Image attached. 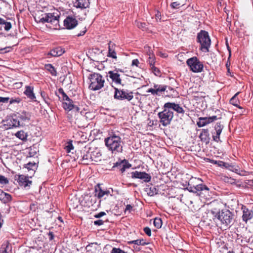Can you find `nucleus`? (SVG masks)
<instances>
[{
    "instance_id": "obj_1",
    "label": "nucleus",
    "mask_w": 253,
    "mask_h": 253,
    "mask_svg": "<svg viewBox=\"0 0 253 253\" xmlns=\"http://www.w3.org/2000/svg\"><path fill=\"white\" fill-rule=\"evenodd\" d=\"M82 73L83 83L86 82L90 90H98L104 86L105 80L100 74L93 72L91 68L85 67H83Z\"/></svg>"
},
{
    "instance_id": "obj_2",
    "label": "nucleus",
    "mask_w": 253,
    "mask_h": 253,
    "mask_svg": "<svg viewBox=\"0 0 253 253\" xmlns=\"http://www.w3.org/2000/svg\"><path fill=\"white\" fill-rule=\"evenodd\" d=\"M104 142L108 151L113 154L121 153L123 151V142L121 137L115 132H111L105 138Z\"/></svg>"
},
{
    "instance_id": "obj_3",
    "label": "nucleus",
    "mask_w": 253,
    "mask_h": 253,
    "mask_svg": "<svg viewBox=\"0 0 253 253\" xmlns=\"http://www.w3.org/2000/svg\"><path fill=\"white\" fill-rule=\"evenodd\" d=\"M91 144L88 142L84 145V148L80 150L82 159V163L84 165H87L91 161L97 162L100 161L102 154L99 150L96 149L91 151Z\"/></svg>"
},
{
    "instance_id": "obj_4",
    "label": "nucleus",
    "mask_w": 253,
    "mask_h": 253,
    "mask_svg": "<svg viewBox=\"0 0 253 253\" xmlns=\"http://www.w3.org/2000/svg\"><path fill=\"white\" fill-rule=\"evenodd\" d=\"M197 42L200 44V49L204 52H209L211 45V40L208 32L201 30L197 34Z\"/></svg>"
},
{
    "instance_id": "obj_5",
    "label": "nucleus",
    "mask_w": 253,
    "mask_h": 253,
    "mask_svg": "<svg viewBox=\"0 0 253 253\" xmlns=\"http://www.w3.org/2000/svg\"><path fill=\"white\" fill-rule=\"evenodd\" d=\"M215 218L227 226L233 224L234 214L229 210H222L216 214Z\"/></svg>"
},
{
    "instance_id": "obj_6",
    "label": "nucleus",
    "mask_w": 253,
    "mask_h": 253,
    "mask_svg": "<svg viewBox=\"0 0 253 253\" xmlns=\"http://www.w3.org/2000/svg\"><path fill=\"white\" fill-rule=\"evenodd\" d=\"M158 116L160 119V122L163 126H166L170 124L173 118V113L166 107L165 103L163 106V110L159 112Z\"/></svg>"
},
{
    "instance_id": "obj_7",
    "label": "nucleus",
    "mask_w": 253,
    "mask_h": 253,
    "mask_svg": "<svg viewBox=\"0 0 253 253\" xmlns=\"http://www.w3.org/2000/svg\"><path fill=\"white\" fill-rule=\"evenodd\" d=\"M186 64L190 68V71L194 73H201L203 70V63L196 56L188 59Z\"/></svg>"
},
{
    "instance_id": "obj_8",
    "label": "nucleus",
    "mask_w": 253,
    "mask_h": 253,
    "mask_svg": "<svg viewBox=\"0 0 253 253\" xmlns=\"http://www.w3.org/2000/svg\"><path fill=\"white\" fill-rule=\"evenodd\" d=\"M114 98L120 100L130 101L133 98V92L124 89L114 88Z\"/></svg>"
},
{
    "instance_id": "obj_9",
    "label": "nucleus",
    "mask_w": 253,
    "mask_h": 253,
    "mask_svg": "<svg viewBox=\"0 0 253 253\" xmlns=\"http://www.w3.org/2000/svg\"><path fill=\"white\" fill-rule=\"evenodd\" d=\"M120 73H124V71L120 69H115L112 71H109L106 75L107 79L109 81V79L111 80L112 83H114L116 85H124L122 83L121 75Z\"/></svg>"
},
{
    "instance_id": "obj_10",
    "label": "nucleus",
    "mask_w": 253,
    "mask_h": 253,
    "mask_svg": "<svg viewBox=\"0 0 253 253\" xmlns=\"http://www.w3.org/2000/svg\"><path fill=\"white\" fill-rule=\"evenodd\" d=\"M42 17L41 18L39 21L42 23H50L52 24L57 25L59 22V16L58 14L56 15L54 13H45L42 15Z\"/></svg>"
},
{
    "instance_id": "obj_11",
    "label": "nucleus",
    "mask_w": 253,
    "mask_h": 253,
    "mask_svg": "<svg viewBox=\"0 0 253 253\" xmlns=\"http://www.w3.org/2000/svg\"><path fill=\"white\" fill-rule=\"evenodd\" d=\"M131 167V165L129 163L128 161L126 159L123 160H119L118 161L114 164L112 167V170H118L121 173L125 171L126 169H129Z\"/></svg>"
},
{
    "instance_id": "obj_12",
    "label": "nucleus",
    "mask_w": 253,
    "mask_h": 253,
    "mask_svg": "<svg viewBox=\"0 0 253 253\" xmlns=\"http://www.w3.org/2000/svg\"><path fill=\"white\" fill-rule=\"evenodd\" d=\"M15 179L17 180L20 186H23L24 188L30 187L32 184V181L29 179V176L24 174L15 175Z\"/></svg>"
},
{
    "instance_id": "obj_13",
    "label": "nucleus",
    "mask_w": 253,
    "mask_h": 253,
    "mask_svg": "<svg viewBox=\"0 0 253 253\" xmlns=\"http://www.w3.org/2000/svg\"><path fill=\"white\" fill-rule=\"evenodd\" d=\"M132 178H137L143 180L145 182H149L151 179V175L144 172L134 171L131 173Z\"/></svg>"
},
{
    "instance_id": "obj_14",
    "label": "nucleus",
    "mask_w": 253,
    "mask_h": 253,
    "mask_svg": "<svg viewBox=\"0 0 253 253\" xmlns=\"http://www.w3.org/2000/svg\"><path fill=\"white\" fill-rule=\"evenodd\" d=\"M224 126L220 123H217L214 126V131L211 132L213 140L218 142L220 141V135Z\"/></svg>"
},
{
    "instance_id": "obj_15",
    "label": "nucleus",
    "mask_w": 253,
    "mask_h": 253,
    "mask_svg": "<svg viewBox=\"0 0 253 253\" xmlns=\"http://www.w3.org/2000/svg\"><path fill=\"white\" fill-rule=\"evenodd\" d=\"M167 88L165 85L155 84L154 88H149L147 92L151 93L153 95L160 96L163 92H164Z\"/></svg>"
},
{
    "instance_id": "obj_16",
    "label": "nucleus",
    "mask_w": 253,
    "mask_h": 253,
    "mask_svg": "<svg viewBox=\"0 0 253 253\" xmlns=\"http://www.w3.org/2000/svg\"><path fill=\"white\" fill-rule=\"evenodd\" d=\"M109 195L112 196L111 191L109 189L104 190L100 187V184H97L95 187V196L98 199H101L104 196L108 197Z\"/></svg>"
},
{
    "instance_id": "obj_17",
    "label": "nucleus",
    "mask_w": 253,
    "mask_h": 253,
    "mask_svg": "<svg viewBox=\"0 0 253 253\" xmlns=\"http://www.w3.org/2000/svg\"><path fill=\"white\" fill-rule=\"evenodd\" d=\"M31 117V113L26 111H23L18 116L19 120L21 126L30 122Z\"/></svg>"
},
{
    "instance_id": "obj_18",
    "label": "nucleus",
    "mask_w": 253,
    "mask_h": 253,
    "mask_svg": "<svg viewBox=\"0 0 253 253\" xmlns=\"http://www.w3.org/2000/svg\"><path fill=\"white\" fill-rule=\"evenodd\" d=\"M78 25L77 20L71 16H68L64 20V25L67 29H71Z\"/></svg>"
},
{
    "instance_id": "obj_19",
    "label": "nucleus",
    "mask_w": 253,
    "mask_h": 253,
    "mask_svg": "<svg viewBox=\"0 0 253 253\" xmlns=\"http://www.w3.org/2000/svg\"><path fill=\"white\" fill-rule=\"evenodd\" d=\"M166 106L170 110H173L178 114L183 115L185 113V111L182 107L178 104L172 102H167L166 103Z\"/></svg>"
},
{
    "instance_id": "obj_20",
    "label": "nucleus",
    "mask_w": 253,
    "mask_h": 253,
    "mask_svg": "<svg viewBox=\"0 0 253 253\" xmlns=\"http://www.w3.org/2000/svg\"><path fill=\"white\" fill-rule=\"evenodd\" d=\"M65 52V49L61 46H57L51 49L47 53L48 56L52 57H59Z\"/></svg>"
},
{
    "instance_id": "obj_21",
    "label": "nucleus",
    "mask_w": 253,
    "mask_h": 253,
    "mask_svg": "<svg viewBox=\"0 0 253 253\" xmlns=\"http://www.w3.org/2000/svg\"><path fill=\"white\" fill-rule=\"evenodd\" d=\"M67 205L69 208V210H75L78 207L79 204V200L77 198L72 196L67 201Z\"/></svg>"
},
{
    "instance_id": "obj_22",
    "label": "nucleus",
    "mask_w": 253,
    "mask_h": 253,
    "mask_svg": "<svg viewBox=\"0 0 253 253\" xmlns=\"http://www.w3.org/2000/svg\"><path fill=\"white\" fill-rule=\"evenodd\" d=\"M24 94L26 96L32 100H36V96L34 93V87L32 86L27 85L25 87V90L24 91Z\"/></svg>"
},
{
    "instance_id": "obj_23",
    "label": "nucleus",
    "mask_w": 253,
    "mask_h": 253,
    "mask_svg": "<svg viewBox=\"0 0 253 253\" xmlns=\"http://www.w3.org/2000/svg\"><path fill=\"white\" fill-rule=\"evenodd\" d=\"M199 138L202 141L208 143L210 140V133L208 129H202L199 135Z\"/></svg>"
},
{
    "instance_id": "obj_24",
    "label": "nucleus",
    "mask_w": 253,
    "mask_h": 253,
    "mask_svg": "<svg viewBox=\"0 0 253 253\" xmlns=\"http://www.w3.org/2000/svg\"><path fill=\"white\" fill-rule=\"evenodd\" d=\"M253 217V211L249 210L247 208H244L243 211L242 219L243 220L247 222L249 220Z\"/></svg>"
},
{
    "instance_id": "obj_25",
    "label": "nucleus",
    "mask_w": 253,
    "mask_h": 253,
    "mask_svg": "<svg viewBox=\"0 0 253 253\" xmlns=\"http://www.w3.org/2000/svg\"><path fill=\"white\" fill-rule=\"evenodd\" d=\"M0 201L3 204H7L12 201V196L10 194L2 191L0 194Z\"/></svg>"
},
{
    "instance_id": "obj_26",
    "label": "nucleus",
    "mask_w": 253,
    "mask_h": 253,
    "mask_svg": "<svg viewBox=\"0 0 253 253\" xmlns=\"http://www.w3.org/2000/svg\"><path fill=\"white\" fill-rule=\"evenodd\" d=\"M38 165L35 162H29L26 164L23 165V168L26 169L28 171H32L33 173H35L36 169H37Z\"/></svg>"
},
{
    "instance_id": "obj_27",
    "label": "nucleus",
    "mask_w": 253,
    "mask_h": 253,
    "mask_svg": "<svg viewBox=\"0 0 253 253\" xmlns=\"http://www.w3.org/2000/svg\"><path fill=\"white\" fill-rule=\"evenodd\" d=\"M73 101L69 98L66 99L64 100L63 103V107L65 110H71L74 108L75 106L73 104Z\"/></svg>"
},
{
    "instance_id": "obj_28",
    "label": "nucleus",
    "mask_w": 253,
    "mask_h": 253,
    "mask_svg": "<svg viewBox=\"0 0 253 253\" xmlns=\"http://www.w3.org/2000/svg\"><path fill=\"white\" fill-rule=\"evenodd\" d=\"M239 94V92H237L230 99V103L233 105L239 108V109H242L243 108L239 106L240 100L238 98L237 96Z\"/></svg>"
},
{
    "instance_id": "obj_29",
    "label": "nucleus",
    "mask_w": 253,
    "mask_h": 253,
    "mask_svg": "<svg viewBox=\"0 0 253 253\" xmlns=\"http://www.w3.org/2000/svg\"><path fill=\"white\" fill-rule=\"evenodd\" d=\"M210 123V122L208 119V117H200L198 119V121L197 122V125L198 127H201Z\"/></svg>"
},
{
    "instance_id": "obj_30",
    "label": "nucleus",
    "mask_w": 253,
    "mask_h": 253,
    "mask_svg": "<svg viewBox=\"0 0 253 253\" xmlns=\"http://www.w3.org/2000/svg\"><path fill=\"white\" fill-rule=\"evenodd\" d=\"M145 191L149 196H153L158 194V190L156 187L151 186L146 188Z\"/></svg>"
},
{
    "instance_id": "obj_31",
    "label": "nucleus",
    "mask_w": 253,
    "mask_h": 253,
    "mask_svg": "<svg viewBox=\"0 0 253 253\" xmlns=\"http://www.w3.org/2000/svg\"><path fill=\"white\" fill-rule=\"evenodd\" d=\"M45 68L51 74L52 76H57V71L54 67L51 64H45Z\"/></svg>"
},
{
    "instance_id": "obj_32",
    "label": "nucleus",
    "mask_w": 253,
    "mask_h": 253,
    "mask_svg": "<svg viewBox=\"0 0 253 253\" xmlns=\"http://www.w3.org/2000/svg\"><path fill=\"white\" fill-rule=\"evenodd\" d=\"M89 0H80V13L83 11L85 15V12L84 11V9L88 7L89 5Z\"/></svg>"
},
{
    "instance_id": "obj_33",
    "label": "nucleus",
    "mask_w": 253,
    "mask_h": 253,
    "mask_svg": "<svg viewBox=\"0 0 253 253\" xmlns=\"http://www.w3.org/2000/svg\"><path fill=\"white\" fill-rule=\"evenodd\" d=\"M9 126L8 128H11L13 127H19V126H21L20 124V122L19 120H17L16 119L12 118L10 120L9 122Z\"/></svg>"
},
{
    "instance_id": "obj_34",
    "label": "nucleus",
    "mask_w": 253,
    "mask_h": 253,
    "mask_svg": "<svg viewBox=\"0 0 253 253\" xmlns=\"http://www.w3.org/2000/svg\"><path fill=\"white\" fill-rule=\"evenodd\" d=\"M205 97V93L203 92H195L193 93V97L196 101L203 99Z\"/></svg>"
},
{
    "instance_id": "obj_35",
    "label": "nucleus",
    "mask_w": 253,
    "mask_h": 253,
    "mask_svg": "<svg viewBox=\"0 0 253 253\" xmlns=\"http://www.w3.org/2000/svg\"><path fill=\"white\" fill-rule=\"evenodd\" d=\"M15 135L16 136V137L21 140H24L27 139V135L23 130H20L17 131L15 133Z\"/></svg>"
},
{
    "instance_id": "obj_36",
    "label": "nucleus",
    "mask_w": 253,
    "mask_h": 253,
    "mask_svg": "<svg viewBox=\"0 0 253 253\" xmlns=\"http://www.w3.org/2000/svg\"><path fill=\"white\" fill-rule=\"evenodd\" d=\"M88 141L89 140L87 137L86 134H85V135L84 134H82V135L80 136V148L82 147V149H83L84 146V143Z\"/></svg>"
},
{
    "instance_id": "obj_37",
    "label": "nucleus",
    "mask_w": 253,
    "mask_h": 253,
    "mask_svg": "<svg viewBox=\"0 0 253 253\" xmlns=\"http://www.w3.org/2000/svg\"><path fill=\"white\" fill-rule=\"evenodd\" d=\"M154 225L157 228H160L162 225V220L160 218H155L154 220Z\"/></svg>"
},
{
    "instance_id": "obj_38",
    "label": "nucleus",
    "mask_w": 253,
    "mask_h": 253,
    "mask_svg": "<svg viewBox=\"0 0 253 253\" xmlns=\"http://www.w3.org/2000/svg\"><path fill=\"white\" fill-rule=\"evenodd\" d=\"M108 56L109 57H111L114 59L117 58L116 53L114 49H113L112 48H111L110 44H109V50H108Z\"/></svg>"
},
{
    "instance_id": "obj_39",
    "label": "nucleus",
    "mask_w": 253,
    "mask_h": 253,
    "mask_svg": "<svg viewBox=\"0 0 253 253\" xmlns=\"http://www.w3.org/2000/svg\"><path fill=\"white\" fill-rule=\"evenodd\" d=\"M184 4V1H176L171 3V6L173 8H177Z\"/></svg>"
},
{
    "instance_id": "obj_40",
    "label": "nucleus",
    "mask_w": 253,
    "mask_h": 253,
    "mask_svg": "<svg viewBox=\"0 0 253 253\" xmlns=\"http://www.w3.org/2000/svg\"><path fill=\"white\" fill-rule=\"evenodd\" d=\"M147 62L151 67L154 65L155 63V57L154 54H149V57Z\"/></svg>"
},
{
    "instance_id": "obj_41",
    "label": "nucleus",
    "mask_w": 253,
    "mask_h": 253,
    "mask_svg": "<svg viewBox=\"0 0 253 253\" xmlns=\"http://www.w3.org/2000/svg\"><path fill=\"white\" fill-rule=\"evenodd\" d=\"M131 243L135 245L142 246H144L147 244L143 239H137L136 240H133L131 241Z\"/></svg>"
},
{
    "instance_id": "obj_42",
    "label": "nucleus",
    "mask_w": 253,
    "mask_h": 253,
    "mask_svg": "<svg viewBox=\"0 0 253 253\" xmlns=\"http://www.w3.org/2000/svg\"><path fill=\"white\" fill-rule=\"evenodd\" d=\"M74 149V147L72 144V141H69L67 143V145L65 147V149L67 153L71 152V150Z\"/></svg>"
},
{
    "instance_id": "obj_43",
    "label": "nucleus",
    "mask_w": 253,
    "mask_h": 253,
    "mask_svg": "<svg viewBox=\"0 0 253 253\" xmlns=\"http://www.w3.org/2000/svg\"><path fill=\"white\" fill-rule=\"evenodd\" d=\"M9 180L7 178L3 175H0V183L2 185H6L8 184Z\"/></svg>"
},
{
    "instance_id": "obj_44",
    "label": "nucleus",
    "mask_w": 253,
    "mask_h": 253,
    "mask_svg": "<svg viewBox=\"0 0 253 253\" xmlns=\"http://www.w3.org/2000/svg\"><path fill=\"white\" fill-rule=\"evenodd\" d=\"M136 26L139 28L143 30H144L146 28V24L145 23L141 22L138 21H135V22Z\"/></svg>"
},
{
    "instance_id": "obj_45",
    "label": "nucleus",
    "mask_w": 253,
    "mask_h": 253,
    "mask_svg": "<svg viewBox=\"0 0 253 253\" xmlns=\"http://www.w3.org/2000/svg\"><path fill=\"white\" fill-rule=\"evenodd\" d=\"M224 180L225 182L231 184H235L236 183V180L231 177H225Z\"/></svg>"
},
{
    "instance_id": "obj_46",
    "label": "nucleus",
    "mask_w": 253,
    "mask_h": 253,
    "mask_svg": "<svg viewBox=\"0 0 253 253\" xmlns=\"http://www.w3.org/2000/svg\"><path fill=\"white\" fill-rule=\"evenodd\" d=\"M151 70L152 71V72L154 73V74L155 75L158 76H160V74H161L160 71L159 70V69L158 68H156L154 65L153 66H151Z\"/></svg>"
},
{
    "instance_id": "obj_47",
    "label": "nucleus",
    "mask_w": 253,
    "mask_h": 253,
    "mask_svg": "<svg viewBox=\"0 0 253 253\" xmlns=\"http://www.w3.org/2000/svg\"><path fill=\"white\" fill-rule=\"evenodd\" d=\"M21 101V99L19 97L15 98H11L9 101L10 104H12L13 103H19Z\"/></svg>"
},
{
    "instance_id": "obj_48",
    "label": "nucleus",
    "mask_w": 253,
    "mask_h": 253,
    "mask_svg": "<svg viewBox=\"0 0 253 253\" xmlns=\"http://www.w3.org/2000/svg\"><path fill=\"white\" fill-rule=\"evenodd\" d=\"M3 25H5L4 30L6 31H9L11 28V24L9 22H6L5 21V23Z\"/></svg>"
},
{
    "instance_id": "obj_49",
    "label": "nucleus",
    "mask_w": 253,
    "mask_h": 253,
    "mask_svg": "<svg viewBox=\"0 0 253 253\" xmlns=\"http://www.w3.org/2000/svg\"><path fill=\"white\" fill-rule=\"evenodd\" d=\"M111 253H126L124 251L122 250L119 248H114L112 251Z\"/></svg>"
},
{
    "instance_id": "obj_50",
    "label": "nucleus",
    "mask_w": 253,
    "mask_h": 253,
    "mask_svg": "<svg viewBox=\"0 0 253 253\" xmlns=\"http://www.w3.org/2000/svg\"><path fill=\"white\" fill-rule=\"evenodd\" d=\"M144 231L145 233L148 236L150 237L151 236V230L149 227H145L144 228Z\"/></svg>"
},
{
    "instance_id": "obj_51",
    "label": "nucleus",
    "mask_w": 253,
    "mask_h": 253,
    "mask_svg": "<svg viewBox=\"0 0 253 253\" xmlns=\"http://www.w3.org/2000/svg\"><path fill=\"white\" fill-rule=\"evenodd\" d=\"M103 223H104V221H103L101 219H98V220H97L94 221V224L95 225L100 226V225H103Z\"/></svg>"
},
{
    "instance_id": "obj_52",
    "label": "nucleus",
    "mask_w": 253,
    "mask_h": 253,
    "mask_svg": "<svg viewBox=\"0 0 253 253\" xmlns=\"http://www.w3.org/2000/svg\"><path fill=\"white\" fill-rule=\"evenodd\" d=\"M105 215H106V213L104 211H101L97 214H95L94 216L95 218H99Z\"/></svg>"
},
{
    "instance_id": "obj_53",
    "label": "nucleus",
    "mask_w": 253,
    "mask_h": 253,
    "mask_svg": "<svg viewBox=\"0 0 253 253\" xmlns=\"http://www.w3.org/2000/svg\"><path fill=\"white\" fill-rule=\"evenodd\" d=\"M9 100V97H0V102L7 103Z\"/></svg>"
},
{
    "instance_id": "obj_54",
    "label": "nucleus",
    "mask_w": 253,
    "mask_h": 253,
    "mask_svg": "<svg viewBox=\"0 0 253 253\" xmlns=\"http://www.w3.org/2000/svg\"><path fill=\"white\" fill-rule=\"evenodd\" d=\"M139 64V62L137 59H134L132 61L131 65L135 66L136 67H138V65Z\"/></svg>"
},
{
    "instance_id": "obj_55",
    "label": "nucleus",
    "mask_w": 253,
    "mask_h": 253,
    "mask_svg": "<svg viewBox=\"0 0 253 253\" xmlns=\"http://www.w3.org/2000/svg\"><path fill=\"white\" fill-rule=\"evenodd\" d=\"M216 165H217L219 167H226V163H225L221 161H218Z\"/></svg>"
},
{
    "instance_id": "obj_56",
    "label": "nucleus",
    "mask_w": 253,
    "mask_h": 253,
    "mask_svg": "<svg viewBox=\"0 0 253 253\" xmlns=\"http://www.w3.org/2000/svg\"><path fill=\"white\" fill-rule=\"evenodd\" d=\"M132 209V207L130 205H127L126 206L125 212L126 213L127 211H128V212L129 213Z\"/></svg>"
},
{
    "instance_id": "obj_57",
    "label": "nucleus",
    "mask_w": 253,
    "mask_h": 253,
    "mask_svg": "<svg viewBox=\"0 0 253 253\" xmlns=\"http://www.w3.org/2000/svg\"><path fill=\"white\" fill-rule=\"evenodd\" d=\"M208 119L210 121V123L212 122L213 121L216 120L217 119L216 116H213L211 117H208Z\"/></svg>"
},
{
    "instance_id": "obj_58",
    "label": "nucleus",
    "mask_w": 253,
    "mask_h": 253,
    "mask_svg": "<svg viewBox=\"0 0 253 253\" xmlns=\"http://www.w3.org/2000/svg\"><path fill=\"white\" fill-rule=\"evenodd\" d=\"M195 186H189L187 188L188 191L191 192L193 193H196V190H195V189H194Z\"/></svg>"
},
{
    "instance_id": "obj_59",
    "label": "nucleus",
    "mask_w": 253,
    "mask_h": 253,
    "mask_svg": "<svg viewBox=\"0 0 253 253\" xmlns=\"http://www.w3.org/2000/svg\"><path fill=\"white\" fill-rule=\"evenodd\" d=\"M201 187V184H198V185H196V186H195L194 189H195V190H196V192H197L198 191H202Z\"/></svg>"
},
{
    "instance_id": "obj_60",
    "label": "nucleus",
    "mask_w": 253,
    "mask_h": 253,
    "mask_svg": "<svg viewBox=\"0 0 253 253\" xmlns=\"http://www.w3.org/2000/svg\"><path fill=\"white\" fill-rule=\"evenodd\" d=\"M201 189H202V191H204V190L209 191V188L206 185L201 184Z\"/></svg>"
},
{
    "instance_id": "obj_61",
    "label": "nucleus",
    "mask_w": 253,
    "mask_h": 253,
    "mask_svg": "<svg viewBox=\"0 0 253 253\" xmlns=\"http://www.w3.org/2000/svg\"><path fill=\"white\" fill-rule=\"evenodd\" d=\"M49 240H52L54 238V235L52 232H49L48 233Z\"/></svg>"
},
{
    "instance_id": "obj_62",
    "label": "nucleus",
    "mask_w": 253,
    "mask_h": 253,
    "mask_svg": "<svg viewBox=\"0 0 253 253\" xmlns=\"http://www.w3.org/2000/svg\"><path fill=\"white\" fill-rule=\"evenodd\" d=\"M2 246V247L5 246V247H4V248H3L4 250H2L1 251H2L1 253H8L7 252V248H8V245H3Z\"/></svg>"
},
{
    "instance_id": "obj_63",
    "label": "nucleus",
    "mask_w": 253,
    "mask_h": 253,
    "mask_svg": "<svg viewBox=\"0 0 253 253\" xmlns=\"http://www.w3.org/2000/svg\"><path fill=\"white\" fill-rule=\"evenodd\" d=\"M62 98H63V101L66 100V99H67V98L68 99V98H69V97L67 95V94L65 92H64L62 94Z\"/></svg>"
},
{
    "instance_id": "obj_64",
    "label": "nucleus",
    "mask_w": 253,
    "mask_h": 253,
    "mask_svg": "<svg viewBox=\"0 0 253 253\" xmlns=\"http://www.w3.org/2000/svg\"><path fill=\"white\" fill-rule=\"evenodd\" d=\"M86 32V28L84 27V31H80V36L84 35L85 33Z\"/></svg>"
}]
</instances>
